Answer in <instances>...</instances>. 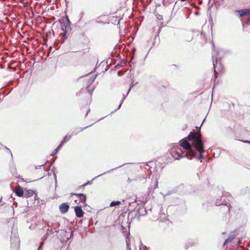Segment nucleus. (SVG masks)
<instances>
[{"mask_svg":"<svg viewBox=\"0 0 250 250\" xmlns=\"http://www.w3.org/2000/svg\"><path fill=\"white\" fill-rule=\"evenodd\" d=\"M91 125H89L87 126H86V127H79V128H76L75 129H74V130L72 131V133H71V135L72 136H74V135H77L79 132H81V131H82L84 129H85L87 128V127H88L90 126Z\"/></svg>","mask_w":250,"mask_h":250,"instance_id":"obj_14","label":"nucleus"},{"mask_svg":"<svg viewBox=\"0 0 250 250\" xmlns=\"http://www.w3.org/2000/svg\"><path fill=\"white\" fill-rule=\"evenodd\" d=\"M15 193L17 196L20 197L24 196V192L23 191L22 188L19 186L15 189Z\"/></svg>","mask_w":250,"mask_h":250,"instance_id":"obj_12","label":"nucleus"},{"mask_svg":"<svg viewBox=\"0 0 250 250\" xmlns=\"http://www.w3.org/2000/svg\"><path fill=\"white\" fill-rule=\"evenodd\" d=\"M43 165H41V166H39L38 167H41L43 166Z\"/></svg>","mask_w":250,"mask_h":250,"instance_id":"obj_47","label":"nucleus"},{"mask_svg":"<svg viewBox=\"0 0 250 250\" xmlns=\"http://www.w3.org/2000/svg\"><path fill=\"white\" fill-rule=\"evenodd\" d=\"M238 12L239 14L240 17H242L245 16V15L250 13V8L239 10L238 11Z\"/></svg>","mask_w":250,"mask_h":250,"instance_id":"obj_16","label":"nucleus"},{"mask_svg":"<svg viewBox=\"0 0 250 250\" xmlns=\"http://www.w3.org/2000/svg\"><path fill=\"white\" fill-rule=\"evenodd\" d=\"M93 90H94V88H93V89H91V90H90V89H88V92L90 94H91H91H92V92H93Z\"/></svg>","mask_w":250,"mask_h":250,"instance_id":"obj_34","label":"nucleus"},{"mask_svg":"<svg viewBox=\"0 0 250 250\" xmlns=\"http://www.w3.org/2000/svg\"><path fill=\"white\" fill-rule=\"evenodd\" d=\"M132 87V86H130V88L128 89V91H127V92L126 93V95H125V94H123V98H122V100L121 101L120 104H119L118 108L116 109L115 110L114 112L117 111V110H118L120 108V107L121 106V105H122V104L123 103L124 100L125 99L126 96H127L129 94V92H130Z\"/></svg>","mask_w":250,"mask_h":250,"instance_id":"obj_17","label":"nucleus"},{"mask_svg":"<svg viewBox=\"0 0 250 250\" xmlns=\"http://www.w3.org/2000/svg\"><path fill=\"white\" fill-rule=\"evenodd\" d=\"M128 164V163H125V164H123V165H121V166H119V167H115V168H112V169H110V170H108V171H105V172H104L103 173H102V174H100V175H98V176H97L95 177H94L92 180H91V181H88L87 182H86V183H85V184H83L82 186H81V187H80V188H81V187H85V186H87V185H92V181H93L94 180H95V179H97L98 177H100V176H102V175H104V174H106V173H109V172H111V171H113V170H115V169H118V168H120V167H123V166H124V165H126V164Z\"/></svg>","mask_w":250,"mask_h":250,"instance_id":"obj_5","label":"nucleus"},{"mask_svg":"<svg viewBox=\"0 0 250 250\" xmlns=\"http://www.w3.org/2000/svg\"><path fill=\"white\" fill-rule=\"evenodd\" d=\"M158 188V181L156 180H155V184H154V187L153 188V189H156Z\"/></svg>","mask_w":250,"mask_h":250,"instance_id":"obj_29","label":"nucleus"},{"mask_svg":"<svg viewBox=\"0 0 250 250\" xmlns=\"http://www.w3.org/2000/svg\"><path fill=\"white\" fill-rule=\"evenodd\" d=\"M72 136L68 135V134L66 135L62 139V140L61 141V143L60 144L61 145V146H63L65 143H66L67 142H68L71 138Z\"/></svg>","mask_w":250,"mask_h":250,"instance_id":"obj_18","label":"nucleus"},{"mask_svg":"<svg viewBox=\"0 0 250 250\" xmlns=\"http://www.w3.org/2000/svg\"><path fill=\"white\" fill-rule=\"evenodd\" d=\"M34 194H36L35 191L31 189H27L25 190L24 192V197L28 198L32 196Z\"/></svg>","mask_w":250,"mask_h":250,"instance_id":"obj_13","label":"nucleus"},{"mask_svg":"<svg viewBox=\"0 0 250 250\" xmlns=\"http://www.w3.org/2000/svg\"><path fill=\"white\" fill-rule=\"evenodd\" d=\"M231 208V205L229 204L223 205L220 208V210L224 211L225 213L229 214L230 212V208Z\"/></svg>","mask_w":250,"mask_h":250,"instance_id":"obj_10","label":"nucleus"},{"mask_svg":"<svg viewBox=\"0 0 250 250\" xmlns=\"http://www.w3.org/2000/svg\"><path fill=\"white\" fill-rule=\"evenodd\" d=\"M59 21L62 24V30L63 31L61 39V41L62 43L67 39L68 32L71 31L72 30L70 26L71 22L67 15L60 19Z\"/></svg>","mask_w":250,"mask_h":250,"instance_id":"obj_2","label":"nucleus"},{"mask_svg":"<svg viewBox=\"0 0 250 250\" xmlns=\"http://www.w3.org/2000/svg\"><path fill=\"white\" fill-rule=\"evenodd\" d=\"M96 22H97V23H103V21H97Z\"/></svg>","mask_w":250,"mask_h":250,"instance_id":"obj_42","label":"nucleus"},{"mask_svg":"<svg viewBox=\"0 0 250 250\" xmlns=\"http://www.w3.org/2000/svg\"><path fill=\"white\" fill-rule=\"evenodd\" d=\"M121 204V202L119 201H112L110 204V207H113L117 206H119Z\"/></svg>","mask_w":250,"mask_h":250,"instance_id":"obj_21","label":"nucleus"},{"mask_svg":"<svg viewBox=\"0 0 250 250\" xmlns=\"http://www.w3.org/2000/svg\"><path fill=\"white\" fill-rule=\"evenodd\" d=\"M152 188V187H149V189L150 190Z\"/></svg>","mask_w":250,"mask_h":250,"instance_id":"obj_50","label":"nucleus"},{"mask_svg":"<svg viewBox=\"0 0 250 250\" xmlns=\"http://www.w3.org/2000/svg\"><path fill=\"white\" fill-rule=\"evenodd\" d=\"M90 108H89L88 109V110H87V111L86 113V114H85V117L87 116V115H88V113L90 112Z\"/></svg>","mask_w":250,"mask_h":250,"instance_id":"obj_36","label":"nucleus"},{"mask_svg":"<svg viewBox=\"0 0 250 250\" xmlns=\"http://www.w3.org/2000/svg\"><path fill=\"white\" fill-rule=\"evenodd\" d=\"M84 12L83 11L81 12V13H80L81 17L79 20L80 21L82 19V18H83V16L84 15Z\"/></svg>","mask_w":250,"mask_h":250,"instance_id":"obj_31","label":"nucleus"},{"mask_svg":"<svg viewBox=\"0 0 250 250\" xmlns=\"http://www.w3.org/2000/svg\"><path fill=\"white\" fill-rule=\"evenodd\" d=\"M96 78V75H95V76H93L91 77V78L89 79V80L87 82L88 85L86 87L87 89L94 82Z\"/></svg>","mask_w":250,"mask_h":250,"instance_id":"obj_20","label":"nucleus"},{"mask_svg":"<svg viewBox=\"0 0 250 250\" xmlns=\"http://www.w3.org/2000/svg\"><path fill=\"white\" fill-rule=\"evenodd\" d=\"M56 157H56L55 158L53 159L52 163H54L55 162V160L56 159Z\"/></svg>","mask_w":250,"mask_h":250,"instance_id":"obj_44","label":"nucleus"},{"mask_svg":"<svg viewBox=\"0 0 250 250\" xmlns=\"http://www.w3.org/2000/svg\"><path fill=\"white\" fill-rule=\"evenodd\" d=\"M54 177L55 182V186L56 187V186H57V176H56V174L54 172Z\"/></svg>","mask_w":250,"mask_h":250,"instance_id":"obj_32","label":"nucleus"},{"mask_svg":"<svg viewBox=\"0 0 250 250\" xmlns=\"http://www.w3.org/2000/svg\"><path fill=\"white\" fill-rule=\"evenodd\" d=\"M143 250H148L146 246H144L142 248Z\"/></svg>","mask_w":250,"mask_h":250,"instance_id":"obj_37","label":"nucleus"},{"mask_svg":"<svg viewBox=\"0 0 250 250\" xmlns=\"http://www.w3.org/2000/svg\"><path fill=\"white\" fill-rule=\"evenodd\" d=\"M42 246H39L38 250H41Z\"/></svg>","mask_w":250,"mask_h":250,"instance_id":"obj_40","label":"nucleus"},{"mask_svg":"<svg viewBox=\"0 0 250 250\" xmlns=\"http://www.w3.org/2000/svg\"><path fill=\"white\" fill-rule=\"evenodd\" d=\"M62 147V146H61V145L60 144L54 150L52 153V155H53L57 153Z\"/></svg>","mask_w":250,"mask_h":250,"instance_id":"obj_24","label":"nucleus"},{"mask_svg":"<svg viewBox=\"0 0 250 250\" xmlns=\"http://www.w3.org/2000/svg\"><path fill=\"white\" fill-rule=\"evenodd\" d=\"M104 118V117H103V118H102L101 119H99V120H98V121H100V120H101L103 119Z\"/></svg>","mask_w":250,"mask_h":250,"instance_id":"obj_45","label":"nucleus"},{"mask_svg":"<svg viewBox=\"0 0 250 250\" xmlns=\"http://www.w3.org/2000/svg\"><path fill=\"white\" fill-rule=\"evenodd\" d=\"M2 200V197L0 199V201Z\"/></svg>","mask_w":250,"mask_h":250,"instance_id":"obj_52","label":"nucleus"},{"mask_svg":"<svg viewBox=\"0 0 250 250\" xmlns=\"http://www.w3.org/2000/svg\"><path fill=\"white\" fill-rule=\"evenodd\" d=\"M73 233H71V234H70V237H73Z\"/></svg>","mask_w":250,"mask_h":250,"instance_id":"obj_46","label":"nucleus"},{"mask_svg":"<svg viewBox=\"0 0 250 250\" xmlns=\"http://www.w3.org/2000/svg\"><path fill=\"white\" fill-rule=\"evenodd\" d=\"M118 74L119 76H120L122 75V74H121V73H120V71L118 72Z\"/></svg>","mask_w":250,"mask_h":250,"instance_id":"obj_43","label":"nucleus"},{"mask_svg":"<svg viewBox=\"0 0 250 250\" xmlns=\"http://www.w3.org/2000/svg\"><path fill=\"white\" fill-rule=\"evenodd\" d=\"M228 241V239L226 240L225 241V242H224V244H223V246H224L227 243V242Z\"/></svg>","mask_w":250,"mask_h":250,"instance_id":"obj_41","label":"nucleus"},{"mask_svg":"<svg viewBox=\"0 0 250 250\" xmlns=\"http://www.w3.org/2000/svg\"><path fill=\"white\" fill-rule=\"evenodd\" d=\"M219 205H220V203H219V204H218L217 202L216 203V205H217V206H219Z\"/></svg>","mask_w":250,"mask_h":250,"instance_id":"obj_48","label":"nucleus"},{"mask_svg":"<svg viewBox=\"0 0 250 250\" xmlns=\"http://www.w3.org/2000/svg\"><path fill=\"white\" fill-rule=\"evenodd\" d=\"M133 181H142L143 183H145L146 181V178H142L140 176H137L135 179H133Z\"/></svg>","mask_w":250,"mask_h":250,"instance_id":"obj_22","label":"nucleus"},{"mask_svg":"<svg viewBox=\"0 0 250 250\" xmlns=\"http://www.w3.org/2000/svg\"><path fill=\"white\" fill-rule=\"evenodd\" d=\"M69 206L68 203H63L59 206V209L61 212L62 214L67 212L69 209Z\"/></svg>","mask_w":250,"mask_h":250,"instance_id":"obj_8","label":"nucleus"},{"mask_svg":"<svg viewBox=\"0 0 250 250\" xmlns=\"http://www.w3.org/2000/svg\"><path fill=\"white\" fill-rule=\"evenodd\" d=\"M161 194L163 195L164 197H165L167 196L170 195L171 194V192L170 191H168L167 192H166V193L164 192H161Z\"/></svg>","mask_w":250,"mask_h":250,"instance_id":"obj_26","label":"nucleus"},{"mask_svg":"<svg viewBox=\"0 0 250 250\" xmlns=\"http://www.w3.org/2000/svg\"><path fill=\"white\" fill-rule=\"evenodd\" d=\"M44 242L43 240L42 241V242H40V245L41 246H43L44 245Z\"/></svg>","mask_w":250,"mask_h":250,"instance_id":"obj_38","label":"nucleus"},{"mask_svg":"<svg viewBox=\"0 0 250 250\" xmlns=\"http://www.w3.org/2000/svg\"><path fill=\"white\" fill-rule=\"evenodd\" d=\"M133 180V179H131L130 178H128L127 180V182L128 183H131Z\"/></svg>","mask_w":250,"mask_h":250,"instance_id":"obj_35","label":"nucleus"},{"mask_svg":"<svg viewBox=\"0 0 250 250\" xmlns=\"http://www.w3.org/2000/svg\"><path fill=\"white\" fill-rule=\"evenodd\" d=\"M54 233V232L52 231V229H48L47 230V232H46V235H49L50 234H52Z\"/></svg>","mask_w":250,"mask_h":250,"instance_id":"obj_27","label":"nucleus"},{"mask_svg":"<svg viewBox=\"0 0 250 250\" xmlns=\"http://www.w3.org/2000/svg\"><path fill=\"white\" fill-rule=\"evenodd\" d=\"M147 213V210L144 206H139L138 205L137 207V213L136 216L139 218L141 216H145Z\"/></svg>","mask_w":250,"mask_h":250,"instance_id":"obj_6","label":"nucleus"},{"mask_svg":"<svg viewBox=\"0 0 250 250\" xmlns=\"http://www.w3.org/2000/svg\"><path fill=\"white\" fill-rule=\"evenodd\" d=\"M126 244H127V246H128V243H127V242H126Z\"/></svg>","mask_w":250,"mask_h":250,"instance_id":"obj_51","label":"nucleus"},{"mask_svg":"<svg viewBox=\"0 0 250 250\" xmlns=\"http://www.w3.org/2000/svg\"><path fill=\"white\" fill-rule=\"evenodd\" d=\"M48 235H46V234L44 235L42 238V240H43V241H45L48 238Z\"/></svg>","mask_w":250,"mask_h":250,"instance_id":"obj_30","label":"nucleus"},{"mask_svg":"<svg viewBox=\"0 0 250 250\" xmlns=\"http://www.w3.org/2000/svg\"><path fill=\"white\" fill-rule=\"evenodd\" d=\"M166 157L167 158V163L171 162V157H172V149L170 148H168V152L166 154Z\"/></svg>","mask_w":250,"mask_h":250,"instance_id":"obj_19","label":"nucleus"},{"mask_svg":"<svg viewBox=\"0 0 250 250\" xmlns=\"http://www.w3.org/2000/svg\"><path fill=\"white\" fill-rule=\"evenodd\" d=\"M163 2L164 5L165 6H168L171 3L172 1L171 0H164Z\"/></svg>","mask_w":250,"mask_h":250,"instance_id":"obj_25","label":"nucleus"},{"mask_svg":"<svg viewBox=\"0 0 250 250\" xmlns=\"http://www.w3.org/2000/svg\"><path fill=\"white\" fill-rule=\"evenodd\" d=\"M76 216L77 217L81 218L83 216L84 212L83 211L81 206H77L74 208Z\"/></svg>","mask_w":250,"mask_h":250,"instance_id":"obj_9","label":"nucleus"},{"mask_svg":"<svg viewBox=\"0 0 250 250\" xmlns=\"http://www.w3.org/2000/svg\"><path fill=\"white\" fill-rule=\"evenodd\" d=\"M157 19L158 21H159L158 24H160V25H161L163 23V22H162V21L163 20L162 15H158L157 16Z\"/></svg>","mask_w":250,"mask_h":250,"instance_id":"obj_23","label":"nucleus"},{"mask_svg":"<svg viewBox=\"0 0 250 250\" xmlns=\"http://www.w3.org/2000/svg\"><path fill=\"white\" fill-rule=\"evenodd\" d=\"M5 148L7 149V150L8 151V152L11 155V160H12V163H13V165L11 167V168H10L11 171L13 173V175H15V174L16 173V167L15 165L14 164H13V154H12V153L11 152V151L8 148H7L6 146H5Z\"/></svg>","mask_w":250,"mask_h":250,"instance_id":"obj_11","label":"nucleus"},{"mask_svg":"<svg viewBox=\"0 0 250 250\" xmlns=\"http://www.w3.org/2000/svg\"><path fill=\"white\" fill-rule=\"evenodd\" d=\"M180 145L184 149L187 150V152L186 153L184 152L181 154V157H189V159H191L192 157H195L196 155V151L192 149L191 146L190 144L187 141L186 139H183L180 141Z\"/></svg>","mask_w":250,"mask_h":250,"instance_id":"obj_3","label":"nucleus"},{"mask_svg":"<svg viewBox=\"0 0 250 250\" xmlns=\"http://www.w3.org/2000/svg\"><path fill=\"white\" fill-rule=\"evenodd\" d=\"M125 64V63L124 62H121V63H118L117 64L116 66H115V68H120L121 67H122L123 66H124V65Z\"/></svg>","mask_w":250,"mask_h":250,"instance_id":"obj_28","label":"nucleus"},{"mask_svg":"<svg viewBox=\"0 0 250 250\" xmlns=\"http://www.w3.org/2000/svg\"><path fill=\"white\" fill-rule=\"evenodd\" d=\"M188 141H192V145L201 154V156L205 152L204 144L201 140V135L198 132H191L188 136Z\"/></svg>","mask_w":250,"mask_h":250,"instance_id":"obj_1","label":"nucleus"},{"mask_svg":"<svg viewBox=\"0 0 250 250\" xmlns=\"http://www.w3.org/2000/svg\"><path fill=\"white\" fill-rule=\"evenodd\" d=\"M182 1H185L186 0H180Z\"/></svg>","mask_w":250,"mask_h":250,"instance_id":"obj_49","label":"nucleus"},{"mask_svg":"<svg viewBox=\"0 0 250 250\" xmlns=\"http://www.w3.org/2000/svg\"><path fill=\"white\" fill-rule=\"evenodd\" d=\"M246 23L248 25L250 24V17L248 18Z\"/></svg>","mask_w":250,"mask_h":250,"instance_id":"obj_33","label":"nucleus"},{"mask_svg":"<svg viewBox=\"0 0 250 250\" xmlns=\"http://www.w3.org/2000/svg\"><path fill=\"white\" fill-rule=\"evenodd\" d=\"M20 241L16 233H13L11 236V246L12 250H19Z\"/></svg>","mask_w":250,"mask_h":250,"instance_id":"obj_4","label":"nucleus"},{"mask_svg":"<svg viewBox=\"0 0 250 250\" xmlns=\"http://www.w3.org/2000/svg\"><path fill=\"white\" fill-rule=\"evenodd\" d=\"M200 154V155H199L198 156V157H197V159H201V158L203 157V156H202V157H201V154Z\"/></svg>","mask_w":250,"mask_h":250,"instance_id":"obj_39","label":"nucleus"},{"mask_svg":"<svg viewBox=\"0 0 250 250\" xmlns=\"http://www.w3.org/2000/svg\"><path fill=\"white\" fill-rule=\"evenodd\" d=\"M59 226H60V223H58V222H57L56 223H50L49 222L47 224V227L50 229H54L55 230H56L57 229L59 228Z\"/></svg>","mask_w":250,"mask_h":250,"instance_id":"obj_15","label":"nucleus"},{"mask_svg":"<svg viewBox=\"0 0 250 250\" xmlns=\"http://www.w3.org/2000/svg\"><path fill=\"white\" fill-rule=\"evenodd\" d=\"M71 195L78 196L79 200V202L82 203L83 205H86V195L83 193H71Z\"/></svg>","mask_w":250,"mask_h":250,"instance_id":"obj_7","label":"nucleus"}]
</instances>
